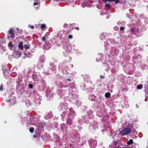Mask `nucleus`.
Segmentation results:
<instances>
[{
  "label": "nucleus",
  "instance_id": "nucleus-17",
  "mask_svg": "<svg viewBox=\"0 0 148 148\" xmlns=\"http://www.w3.org/2000/svg\"><path fill=\"white\" fill-rule=\"evenodd\" d=\"M17 54L19 55V56L20 57L21 55V52L20 51L18 52L17 53Z\"/></svg>",
  "mask_w": 148,
  "mask_h": 148
},
{
  "label": "nucleus",
  "instance_id": "nucleus-7",
  "mask_svg": "<svg viewBox=\"0 0 148 148\" xmlns=\"http://www.w3.org/2000/svg\"><path fill=\"white\" fill-rule=\"evenodd\" d=\"M111 95V94L110 93L107 92L105 94V97L106 98L109 97Z\"/></svg>",
  "mask_w": 148,
  "mask_h": 148
},
{
  "label": "nucleus",
  "instance_id": "nucleus-26",
  "mask_svg": "<svg viewBox=\"0 0 148 148\" xmlns=\"http://www.w3.org/2000/svg\"><path fill=\"white\" fill-rule=\"evenodd\" d=\"M34 5H38V3H37V2H34Z\"/></svg>",
  "mask_w": 148,
  "mask_h": 148
},
{
  "label": "nucleus",
  "instance_id": "nucleus-35",
  "mask_svg": "<svg viewBox=\"0 0 148 148\" xmlns=\"http://www.w3.org/2000/svg\"><path fill=\"white\" fill-rule=\"evenodd\" d=\"M134 131H136L135 130H134Z\"/></svg>",
  "mask_w": 148,
  "mask_h": 148
},
{
  "label": "nucleus",
  "instance_id": "nucleus-12",
  "mask_svg": "<svg viewBox=\"0 0 148 148\" xmlns=\"http://www.w3.org/2000/svg\"><path fill=\"white\" fill-rule=\"evenodd\" d=\"M46 26L45 24H43L41 25V27L42 28L45 29L46 28Z\"/></svg>",
  "mask_w": 148,
  "mask_h": 148
},
{
  "label": "nucleus",
  "instance_id": "nucleus-21",
  "mask_svg": "<svg viewBox=\"0 0 148 148\" xmlns=\"http://www.w3.org/2000/svg\"><path fill=\"white\" fill-rule=\"evenodd\" d=\"M114 148H121V146L119 145H117L116 147Z\"/></svg>",
  "mask_w": 148,
  "mask_h": 148
},
{
  "label": "nucleus",
  "instance_id": "nucleus-27",
  "mask_svg": "<svg viewBox=\"0 0 148 148\" xmlns=\"http://www.w3.org/2000/svg\"><path fill=\"white\" fill-rule=\"evenodd\" d=\"M105 2H106L108 1V0H102Z\"/></svg>",
  "mask_w": 148,
  "mask_h": 148
},
{
  "label": "nucleus",
  "instance_id": "nucleus-4",
  "mask_svg": "<svg viewBox=\"0 0 148 148\" xmlns=\"http://www.w3.org/2000/svg\"><path fill=\"white\" fill-rule=\"evenodd\" d=\"M27 45H24V48L26 49H27L30 48V44H29V42L27 41Z\"/></svg>",
  "mask_w": 148,
  "mask_h": 148
},
{
  "label": "nucleus",
  "instance_id": "nucleus-24",
  "mask_svg": "<svg viewBox=\"0 0 148 148\" xmlns=\"http://www.w3.org/2000/svg\"><path fill=\"white\" fill-rule=\"evenodd\" d=\"M128 148H136V147L135 146H132L131 147H129Z\"/></svg>",
  "mask_w": 148,
  "mask_h": 148
},
{
  "label": "nucleus",
  "instance_id": "nucleus-36",
  "mask_svg": "<svg viewBox=\"0 0 148 148\" xmlns=\"http://www.w3.org/2000/svg\"><path fill=\"white\" fill-rule=\"evenodd\" d=\"M147 2H148V1Z\"/></svg>",
  "mask_w": 148,
  "mask_h": 148
},
{
  "label": "nucleus",
  "instance_id": "nucleus-22",
  "mask_svg": "<svg viewBox=\"0 0 148 148\" xmlns=\"http://www.w3.org/2000/svg\"><path fill=\"white\" fill-rule=\"evenodd\" d=\"M33 86L32 84H29V87L30 88H32L33 87Z\"/></svg>",
  "mask_w": 148,
  "mask_h": 148
},
{
  "label": "nucleus",
  "instance_id": "nucleus-29",
  "mask_svg": "<svg viewBox=\"0 0 148 148\" xmlns=\"http://www.w3.org/2000/svg\"><path fill=\"white\" fill-rule=\"evenodd\" d=\"M37 136L36 135H34V138H36L37 137Z\"/></svg>",
  "mask_w": 148,
  "mask_h": 148
},
{
  "label": "nucleus",
  "instance_id": "nucleus-15",
  "mask_svg": "<svg viewBox=\"0 0 148 148\" xmlns=\"http://www.w3.org/2000/svg\"><path fill=\"white\" fill-rule=\"evenodd\" d=\"M120 29L121 31H123L125 29V27H120Z\"/></svg>",
  "mask_w": 148,
  "mask_h": 148
},
{
  "label": "nucleus",
  "instance_id": "nucleus-28",
  "mask_svg": "<svg viewBox=\"0 0 148 148\" xmlns=\"http://www.w3.org/2000/svg\"><path fill=\"white\" fill-rule=\"evenodd\" d=\"M30 27L32 29H33L34 27V26H31Z\"/></svg>",
  "mask_w": 148,
  "mask_h": 148
},
{
  "label": "nucleus",
  "instance_id": "nucleus-16",
  "mask_svg": "<svg viewBox=\"0 0 148 148\" xmlns=\"http://www.w3.org/2000/svg\"><path fill=\"white\" fill-rule=\"evenodd\" d=\"M69 39H71L73 38V36L71 35H69L68 37Z\"/></svg>",
  "mask_w": 148,
  "mask_h": 148
},
{
  "label": "nucleus",
  "instance_id": "nucleus-19",
  "mask_svg": "<svg viewBox=\"0 0 148 148\" xmlns=\"http://www.w3.org/2000/svg\"><path fill=\"white\" fill-rule=\"evenodd\" d=\"M0 90L1 91H2L3 90V86L2 85H1L0 86Z\"/></svg>",
  "mask_w": 148,
  "mask_h": 148
},
{
  "label": "nucleus",
  "instance_id": "nucleus-1",
  "mask_svg": "<svg viewBox=\"0 0 148 148\" xmlns=\"http://www.w3.org/2000/svg\"><path fill=\"white\" fill-rule=\"evenodd\" d=\"M131 130L130 128H126L124 129L123 130L121 131V134L125 136L130 133Z\"/></svg>",
  "mask_w": 148,
  "mask_h": 148
},
{
  "label": "nucleus",
  "instance_id": "nucleus-25",
  "mask_svg": "<svg viewBox=\"0 0 148 148\" xmlns=\"http://www.w3.org/2000/svg\"><path fill=\"white\" fill-rule=\"evenodd\" d=\"M75 29H76L77 30H79V28L78 27H76L75 28Z\"/></svg>",
  "mask_w": 148,
  "mask_h": 148
},
{
  "label": "nucleus",
  "instance_id": "nucleus-3",
  "mask_svg": "<svg viewBox=\"0 0 148 148\" xmlns=\"http://www.w3.org/2000/svg\"><path fill=\"white\" fill-rule=\"evenodd\" d=\"M23 42H21L19 43L18 47L19 49L21 50H23Z\"/></svg>",
  "mask_w": 148,
  "mask_h": 148
},
{
  "label": "nucleus",
  "instance_id": "nucleus-8",
  "mask_svg": "<svg viewBox=\"0 0 148 148\" xmlns=\"http://www.w3.org/2000/svg\"><path fill=\"white\" fill-rule=\"evenodd\" d=\"M143 86L142 84L138 85L137 86V88L138 89H141L142 88Z\"/></svg>",
  "mask_w": 148,
  "mask_h": 148
},
{
  "label": "nucleus",
  "instance_id": "nucleus-18",
  "mask_svg": "<svg viewBox=\"0 0 148 148\" xmlns=\"http://www.w3.org/2000/svg\"><path fill=\"white\" fill-rule=\"evenodd\" d=\"M105 6L106 7H108V8H110V5L109 3H107L105 5Z\"/></svg>",
  "mask_w": 148,
  "mask_h": 148
},
{
  "label": "nucleus",
  "instance_id": "nucleus-32",
  "mask_svg": "<svg viewBox=\"0 0 148 148\" xmlns=\"http://www.w3.org/2000/svg\"><path fill=\"white\" fill-rule=\"evenodd\" d=\"M108 1H112V0H108Z\"/></svg>",
  "mask_w": 148,
  "mask_h": 148
},
{
  "label": "nucleus",
  "instance_id": "nucleus-23",
  "mask_svg": "<svg viewBox=\"0 0 148 148\" xmlns=\"http://www.w3.org/2000/svg\"><path fill=\"white\" fill-rule=\"evenodd\" d=\"M100 77L101 79H104L105 78V76L102 75H101L100 76Z\"/></svg>",
  "mask_w": 148,
  "mask_h": 148
},
{
  "label": "nucleus",
  "instance_id": "nucleus-6",
  "mask_svg": "<svg viewBox=\"0 0 148 148\" xmlns=\"http://www.w3.org/2000/svg\"><path fill=\"white\" fill-rule=\"evenodd\" d=\"M133 143V140L131 139L127 143V144L128 145H130L132 144Z\"/></svg>",
  "mask_w": 148,
  "mask_h": 148
},
{
  "label": "nucleus",
  "instance_id": "nucleus-31",
  "mask_svg": "<svg viewBox=\"0 0 148 148\" xmlns=\"http://www.w3.org/2000/svg\"><path fill=\"white\" fill-rule=\"evenodd\" d=\"M67 80L68 81H70V79H67Z\"/></svg>",
  "mask_w": 148,
  "mask_h": 148
},
{
  "label": "nucleus",
  "instance_id": "nucleus-2",
  "mask_svg": "<svg viewBox=\"0 0 148 148\" xmlns=\"http://www.w3.org/2000/svg\"><path fill=\"white\" fill-rule=\"evenodd\" d=\"M9 34L11 35V37H12L14 35L13 29L12 28L10 29L9 31Z\"/></svg>",
  "mask_w": 148,
  "mask_h": 148
},
{
  "label": "nucleus",
  "instance_id": "nucleus-10",
  "mask_svg": "<svg viewBox=\"0 0 148 148\" xmlns=\"http://www.w3.org/2000/svg\"><path fill=\"white\" fill-rule=\"evenodd\" d=\"M47 36L46 35H45L44 36H43L42 38V41H45L46 40V38H47Z\"/></svg>",
  "mask_w": 148,
  "mask_h": 148
},
{
  "label": "nucleus",
  "instance_id": "nucleus-5",
  "mask_svg": "<svg viewBox=\"0 0 148 148\" xmlns=\"http://www.w3.org/2000/svg\"><path fill=\"white\" fill-rule=\"evenodd\" d=\"M66 122L68 125H71L72 124V120L70 118H69L67 120Z\"/></svg>",
  "mask_w": 148,
  "mask_h": 148
},
{
  "label": "nucleus",
  "instance_id": "nucleus-14",
  "mask_svg": "<svg viewBox=\"0 0 148 148\" xmlns=\"http://www.w3.org/2000/svg\"><path fill=\"white\" fill-rule=\"evenodd\" d=\"M131 29L132 32L133 33H134V32L135 28L132 27H131Z\"/></svg>",
  "mask_w": 148,
  "mask_h": 148
},
{
  "label": "nucleus",
  "instance_id": "nucleus-30",
  "mask_svg": "<svg viewBox=\"0 0 148 148\" xmlns=\"http://www.w3.org/2000/svg\"><path fill=\"white\" fill-rule=\"evenodd\" d=\"M10 101H11V99H10L9 100H8V101H7V102H9Z\"/></svg>",
  "mask_w": 148,
  "mask_h": 148
},
{
  "label": "nucleus",
  "instance_id": "nucleus-20",
  "mask_svg": "<svg viewBox=\"0 0 148 148\" xmlns=\"http://www.w3.org/2000/svg\"><path fill=\"white\" fill-rule=\"evenodd\" d=\"M120 2L119 0H115V2L116 3H119Z\"/></svg>",
  "mask_w": 148,
  "mask_h": 148
},
{
  "label": "nucleus",
  "instance_id": "nucleus-11",
  "mask_svg": "<svg viewBox=\"0 0 148 148\" xmlns=\"http://www.w3.org/2000/svg\"><path fill=\"white\" fill-rule=\"evenodd\" d=\"M64 27L66 29H68L69 26L67 25V24H64Z\"/></svg>",
  "mask_w": 148,
  "mask_h": 148
},
{
  "label": "nucleus",
  "instance_id": "nucleus-33",
  "mask_svg": "<svg viewBox=\"0 0 148 148\" xmlns=\"http://www.w3.org/2000/svg\"><path fill=\"white\" fill-rule=\"evenodd\" d=\"M115 0H112V1H115Z\"/></svg>",
  "mask_w": 148,
  "mask_h": 148
},
{
  "label": "nucleus",
  "instance_id": "nucleus-34",
  "mask_svg": "<svg viewBox=\"0 0 148 148\" xmlns=\"http://www.w3.org/2000/svg\"><path fill=\"white\" fill-rule=\"evenodd\" d=\"M69 110H70V111H71V108H70V109H69Z\"/></svg>",
  "mask_w": 148,
  "mask_h": 148
},
{
  "label": "nucleus",
  "instance_id": "nucleus-9",
  "mask_svg": "<svg viewBox=\"0 0 148 148\" xmlns=\"http://www.w3.org/2000/svg\"><path fill=\"white\" fill-rule=\"evenodd\" d=\"M34 127H30L29 128V131L31 133H33L34 132Z\"/></svg>",
  "mask_w": 148,
  "mask_h": 148
},
{
  "label": "nucleus",
  "instance_id": "nucleus-13",
  "mask_svg": "<svg viewBox=\"0 0 148 148\" xmlns=\"http://www.w3.org/2000/svg\"><path fill=\"white\" fill-rule=\"evenodd\" d=\"M8 46L9 47H13V45L12 44V43L11 42H10L8 43Z\"/></svg>",
  "mask_w": 148,
  "mask_h": 148
}]
</instances>
